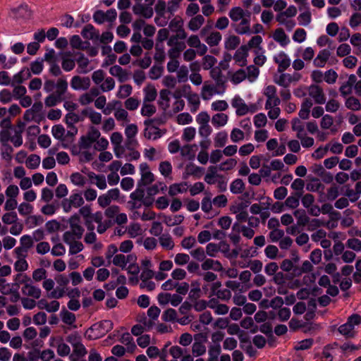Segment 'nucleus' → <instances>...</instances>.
<instances>
[{"label": "nucleus", "instance_id": "603ef678", "mask_svg": "<svg viewBox=\"0 0 361 361\" xmlns=\"http://www.w3.org/2000/svg\"><path fill=\"white\" fill-rule=\"evenodd\" d=\"M13 149L10 145H2L1 154L3 159L7 161H10L12 159L11 154L13 153Z\"/></svg>", "mask_w": 361, "mask_h": 361}, {"label": "nucleus", "instance_id": "e433bc0d", "mask_svg": "<svg viewBox=\"0 0 361 361\" xmlns=\"http://www.w3.org/2000/svg\"><path fill=\"white\" fill-rule=\"evenodd\" d=\"M164 222L168 226H173L176 225H178L181 224L184 220V216L183 215L178 214L176 215L174 218H172L170 216H164Z\"/></svg>", "mask_w": 361, "mask_h": 361}, {"label": "nucleus", "instance_id": "09e8293b", "mask_svg": "<svg viewBox=\"0 0 361 361\" xmlns=\"http://www.w3.org/2000/svg\"><path fill=\"white\" fill-rule=\"evenodd\" d=\"M240 44V39L238 37L233 35L230 36L225 42V48L226 49H235Z\"/></svg>", "mask_w": 361, "mask_h": 361}, {"label": "nucleus", "instance_id": "7ed1b4c3", "mask_svg": "<svg viewBox=\"0 0 361 361\" xmlns=\"http://www.w3.org/2000/svg\"><path fill=\"white\" fill-rule=\"evenodd\" d=\"M274 61L278 64V72L283 73L290 65V59L283 51H281L279 54L274 56Z\"/></svg>", "mask_w": 361, "mask_h": 361}, {"label": "nucleus", "instance_id": "423d86ee", "mask_svg": "<svg viewBox=\"0 0 361 361\" xmlns=\"http://www.w3.org/2000/svg\"><path fill=\"white\" fill-rule=\"evenodd\" d=\"M82 36L87 39H98L99 32L92 25H86L81 32Z\"/></svg>", "mask_w": 361, "mask_h": 361}, {"label": "nucleus", "instance_id": "4d7b16f0", "mask_svg": "<svg viewBox=\"0 0 361 361\" xmlns=\"http://www.w3.org/2000/svg\"><path fill=\"white\" fill-rule=\"evenodd\" d=\"M191 256L199 262H204L206 258V255L204 248L199 247L190 251Z\"/></svg>", "mask_w": 361, "mask_h": 361}, {"label": "nucleus", "instance_id": "39448f33", "mask_svg": "<svg viewBox=\"0 0 361 361\" xmlns=\"http://www.w3.org/2000/svg\"><path fill=\"white\" fill-rule=\"evenodd\" d=\"M231 105L236 109L235 113L238 116H244L248 113V106L238 95L235 96L232 99Z\"/></svg>", "mask_w": 361, "mask_h": 361}, {"label": "nucleus", "instance_id": "bf43d9fd", "mask_svg": "<svg viewBox=\"0 0 361 361\" xmlns=\"http://www.w3.org/2000/svg\"><path fill=\"white\" fill-rule=\"evenodd\" d=\"M176 311L174 309L169 308L163 312L161 318L164 322H173L176 320Z\"/></svg>", "mask_w": 361, "mask_h": 361}, {"label": "nucleus", "instance_id": "b1692460", "mask_svg": "<svg viewBox=\"0 0 361 361\" xmlns=\"http://www.w3.org/2000/svg\"><path fill=\"white\" fill-rule=\"evenodd\" d=\"M64 97H61L54 92L47 96L44 99V104L47 107H52L61 103Z\"/></svg>", "mask_w": 361, "mask_h": 361}, {"label": "nucleus", "instance_id": "37998d69", "mask_svg": "<svg viewBox=\"0 0 361 361\" xmlns=\"http://www.w3.org/2000/svg\"><path fill=\"white\" fill-rule=\"evenodd\" d=\"M307 11L300 13L298 20L299 21V24L302 26L308 25L312 20L311 13L308 11V6H306Z\"/></svg>", "mask_w": 361, "mask_h": 361}, {"label": "nucleus", "instance_id": "a19ab883", "mask_svg": "<svg viewBox=\"0 0 361 361\" xmlns=\"http://www.w3.org/2000/svg\"><path fill=\"white\" fill-rule=\"evenodd\" d=\"M221 40V35L219 32H212L205 39L206 42L210 46L214 47L219 44Z\"/></svg>", "mask_w": 361, "mask_h": 361}, {"label": "nucleus", "instance_id": "4468645a", "mask_svg": "<svg viewBox=\"0 0 361 361\" xmlns=\"http://www.w3.org/2000/svg\"><path fill=\"white\" fill-rule=\"evenodd\" d=\"M133 11L135 14L142 15L146 18H149L153 15V10L152 8L145 6L139 3L133 6Z\"/></svg>", "mask_w": 361, "mask_h": 361}, {"label": "nucleus", "instance_id": "412c9836", "mask_svg": "<svg viewBox=\"0 0 361 361\" xmlns=\"http://www.w3.org/2000/svg\"><path fill=\"white\" fill-rule=\"evenodd\" d=\"M170 94V91L166 89L161 90L159 92V104L164 110H166L169 107Z\"/></svg>", "mask_w": 361, "mask_h": 361}, {"label": "nucleus", "instance_id": "bb28decb", "mask_svg": "<svg viewBox=\"0 0 361 361\" xmlns=\"http://www.w3.org/2000/svg\"><path fill=\"white\" fill-rule=\"evenodd\" d=\"M338 331L347 338H353L355 336L354 327L348 322L339 326Z\"/></svg>", "mask_w": 361, "mask_h": 361}, {"label": "nucleus", "instance_id": "052dcab7", "mask_svg": "<svg viewBox=\"0 0 361 361\" xmlns=\"http://www.w3.org/2000/svg\"><path fill=\"white\" fill-rule=\"evenodd\" d=\"M70 178L75 185L83 186L85 184V178L78 172L72 173Z\"/></svg>", "mask_w": 361, "mask_h": 361}, {"label": "nucleus", "instance_id": "9d476101", "mask_svg": "<svg viewBox=\"0 0 361 361\" xmlns=\"http://www.w3.org/2000/svg\"><path fill=\"white\" fill-rule=\"evenodd\" d=\"M23 295L39 299L41 295V290L39 288L32 286L31 283L25 284L22 288Z\"/></svg>", "mask_w": 361, "mask_h": 361}, {"label": "nucleus", "instance_id": "a211bd4d", "mask_svg": "<svg viewBox=\"0 0 361 361\" xmlns=\"http://www.w3.org/2000/svg\"><path fill=\"white\" fill-rule=\"evenodd\" d=\"M201 267L202 269L204 271L213 269L214 271H219L222 269L221 264L219 261L212 259H205L202 264Z\"/></svg>", "mask_w": 361, "mask_h": 361}, {"label": "nucleus", "instance_id": "a878e982", "mask_svg": "<svg viewBox=\"0 0 361 361\" xmlns=\"http://www.w3.org/2000/svg\"><path fill=\"white\" fill-rule=\"evenodd\" d=\"M204 23V17L202 15H197L190 20L188 27L192 31H196L203 25Z\"/></svg>", "mask_w": 361, "mask_h": 361}, {"label": "nucleus", "instance_id": "69168bd1", "mask_svg": "<svg viewBox=\"0 0 361 361\" xmlns=\"http://www.w3.org/2000/svg\"><path fill=\"white\" fill-rule=\"evenodd\" d=\"M337 78V73L333 69H330L325 72L324 80L329 84H333L336 81Z\"/></svg>", "mask_w": 361, "mask_h": 361}, {"label": "nucleus", "instance_id": "1a4fd4ad", "mask_svg": "<svg viewBox=\"0 0 361 361\" xmlns=\"http://www.w3.org/2000/svg\"><path fill=\"white\" fill-rule=\"evenodd\" d=\"M219 89L216 87V85H209L207 82H204L203 87H202L201 96L204 100L209 99L214 94H217Z\"/></svg>", "mask_w": 361, "mask_h": 361}, {"label": "nucleus", "instance_id": "f257e3e1", "mask_svg": "<svg viewBox=\"0 0 361 361\" xmlns=\"http://www.w3.org/2000/svg\"><path fill=\"white\" fill-rule=\"evenodd\" d=\"M210 76L215 81L216 87L219 89L218 94H222L226 89L227 78L221 72L219 67H214L210 71Z\"/></svg>", "mask_w": 361, "mask_h": 361}, {"label": "nucleus", "instance_id": "13d9d810", "mask_svg": "<svg viewBox=\"0 0 361 361\" xmlns=\"http://www.w3.org/2000/svg\"><path fill=\"white\" fill-rule=\"evenodd\" d=\"M43 67V60L37 59L36 61L31 63L30 71L34 74L39 75L42 71Z\"/></svg>", "mask_w": 361, "mask_h": 361}, {"label": "nucleus", "instance_id": "2f4dec72", "mask_svg": "<svg viewBox=\"0 0 361 361\" xmlns=\"http://www.w3.org/2000/svg\"><path fill=\"white\" fill-rule=\"evenodd\" d=\"M160 245L165 249L172 250L174 247V243L169 234H162L159 238Z\"/></svg>", "mask_w": 361, "mask_h": 361}, {"label": "nucleus", "instance_id": "de8ad7c7", "mask_svg": "<svg viewBox=\"0 0 361 361\" xmlns=\"http://www.w3.org/2000/svg\"><path fill=\"white\" fill-rule=\"evenodd\" d=\"M132 90L133 87L130 85H123L120 86L119 91L117 93V97L121 99L126 98L131 94Z\"/></svg>", "mask_w": 361, "mask_h": 361}, {"label": "nucleus", "instance_id": "393cba45", "mask_svg": "<svg viewBox=\"0 0 361 361\" xmlns=\"http://www.w3.org/2000/svg\"><path fill=\"white\" fill-rule=\"evenodd\" d=\"M264 94L267 97V100L265 104V109H270L271 98L277 97L276 87L274 85H268L265 88Z\"/></svg>", "mask_w": 361, "mask_h": 361}, {"label": "nucleus", "instance_id": "680f3d73", "mask_svg": "<svg viewBox=\"0 0 361 361\" xmlns=\"http://www.w3.org/2000/svg\"><path fill=\"white\" fill-rule=\"evenodd\" d=\"M314 341L312 338H307L302 340L298 343V344L294 347V349L296 350H304L309 349L313 345Z\"/></svg>", "mask_w": 361, "mask_h": 361}, {"label": "nucleus", "instance_id": "8fccbe9b", "mask_svg": "<svg viewBox=\"0 0 361 361\" xmlns=\"http://www.w3.org/2000/svg\"><path fill=\"white\" fill-rule=\"evenodd\" d=\"M176 71L179 82H184L188 80L189 71L186 66H181Z\"/></svg>", "mask_w": 361, "mask_h": 361}, {"label": "nucleus", "instance_id": "ea45409f", "mask_svg": "<svg viewBox=\"0 0 361 361\" xmlns=\"http://www.w3.org/2000/svg\"><path fill=\"white\" fill-rule=\"evenodd\" d=\"M254 53L255 54V57L254 59L255 64L259 66H263L267 61V58L264 55L262 48L259 47V49H257L256 50L254 51Z\"/></svg>", "mask_w": 361, "mask_h": 361}, {"label": "nucleus", "instance_id": "c85d7f7f", "mask_svg": "<svg viewBox=\"0 0 361 361\" xmlns=\"http://www.w3.org/2000/svg\"><path fill=\"white\" fill-rule=\"evenodd\" d=\"M228 15L233 21L238 22L244 18L245 13L242 8L234 7L230 10Z\"/></svg>", "mask_w": 361, "mask_h": 361}, {"label": "nucleus", "instance_id": "aec40b11", "mask_svg": "<svg viewBox=\"0 0 361 361\" xmlns=\"http://www.w3.org/2000/svg\"><path fill=\"white\" fill-rule=\"evenodd\" d=\"M56 88V90L54 93L61 97H63L64 94L68 90V82L65 78H60L57 80Z\"/></svg>", "mask_w": 361, "mask_h": 361}, {"label": "nucleus", "instance_id": "473e14b6", "mask_svg": "<svg viewBox=\"0 0 361 361\" xmlns=\"http://www.w3.org/2000/svg\"><path fill=\"white\" fill-rule=\"evenodd\" d=\"M144 103L151 102L155 100L157 93L156 89L153 86L148 85L144 89Z\"/></svg>", "mask_w": 361, "mask_h": 361}, {"label": "nucleus", "instance_id": "5fc2aeb1", "mask_svg": "<svg viewBox=\"0 0 361 361\" xmlns=\"http://www.w3.org/2000/svg\"><path fill=\"white\" fill-rule=\"evenodd\" d=\"M51 133L53 136L59 140H63L65 128L62 125H55L52 127Z\"/></svg>", "mask_w": 361, "mask_h": 361}, {"label": "nucleus", "instance_id": "6ab92c4d", "mask_svg": "<svg viewBox=\"0 0 361 361\" xmlns=\"http://www.w3.org/2000/svg\"><path fill=\"white\" fill-rule=\"evenodd\" d=\"M235 32L239 35H250L252 33L250 27V20L243 18L241 22L235 27Z\"/></svg>", "mask_w": 361, "mask_h": 361}, {"label": "nucleus", "instance_id": "f8f14e48", "mask_svg": "<svg viewBox=\"0 0 361 361\" xmlns=\"http://www.w3.org/2000/svg\"><path fill=\"white\" fill-rule=\"evenodd\" d=\"M114 324L111 320H102L99 323L92 325L89 330L93 331L94 329H98L101 331L102 334H104L113 329Z\"/></svg>", "mask_w": 361, "mask_h": 361}, {"label": "nucleus", "instance_id": "79ce46f5", "mask_svg": "<svg viewBox=\"0 0 361 361\" xmlns=\"http://www.w3.org/2000/svg\"><path fill=\"white\" fill-rule=\"evenodd\" d=\"M40 164V157L37 154H31L26 160V166L30 169H37Z\"/></svg>", "mask_w": 361, "mask_h": 361}, {"label": "nucleus", "instance_id": "c03bdc74", "mask_svg": "<svg viewBox=\"0 0 361 361\" xmlns=\"http://www.w3.org/2000/svg\"><path fill=\"white\" fill-rule=\"evenodd\" d=\"M62 321L68 325L73 324L75 321V316L73 313L68 312L65 308L61 312Z\"/></svg>", "mask_w": 361, "mask_h": 361}, {"label": "nucleus", "instance_id": "e2e57ef3", "mask_svg": "<svg viewBox=\"0 0 361 361\" xmlns=\"http://www.w3.org/2000/svg\"><path fill=\"white\" fill-rule=\"evenodd\" d=\"M68 198L73 207L78 208L84 204L83 198L79 193L72 194Z\"/></svg>", "mask_w": 361, "mask_h": 361}, {"label": "nucleus", "instance_id": "49530a36", "mask_svg": "<svg viewBox=\"0 0 361 361\" xmlns=\"http://www.w3.org/2000/svg\"><path fill=\"white\" fill-rule=\"evenodd\" d=\"M216 58L211 55H205L202 59V66L204 70L213 68V66L216 63Z\"/></svg>", "mask_w": 361, "mask_h": 361}, {"label": "nucleus", "instance_id": "7c9ffc66", "mask_svg": "<svg viewBox=\"0 0 361 361\" xmlns=\"http://www.w3.org/2000/svg\"><path fill=\"white\" fill-rule=\"evenodd\" d=\"M244 189L245 183L240 178H237L231 183L230 190L233 194L242 193Z\"/></svg>", "mask_w": 361, "mask_h": 361}, {"label": "nucleus", "instance_id": "20e7f679", "mask_svg": "<svg viewBox=\"0 0 361 361\" xmlns=\"http://www.w3.org/2000/svg\"><path fill=\"white\" fill-rule=\"evenodd\" d=\"M309 95L314 99V102L319 104H323L326 102V97L321 87L312 85L309 87Z\"/></svg>", "mask_w": 361, "mask_h": 361}, {"label": "nucleus", "instance_id": "f3484780", "mask_svg": "<svg viewBox=\"0 0 361 361\" xmlns=\"http://www.w3.org/2000/svg\"><path fill=\"white\" fill-rule=\"evenodd\" d=\"M16 18L27 19L31 16V11L27 4H21L18 8L12 10Z\"/></svg>", "mask_w": 361, "mask_h": 361}, {"label": "nucleus", "instance_id": "c9c22d12", "mask_svg": "<svg viewBox=\"0 0 361 361\" xmlns=\"http://www.w3.org/2000/svg\"><path fill=\"white\" fill-rule=\"evenodd\" d=\"M292 130L297 132V137H300V135L305 134L304 125L302 122L298 118H294L292 121Z\"/></svg>", "mask_w": 361, "mask_h": 361}, {"label": "nucleus", "instance_id": "0e129e2a", "mask_svg": "<svg viewBox=\"0 0 361 361\" xmlns=\"http://www.w3.org/2000/svg\"><path fill=\"white\" fill-rule=\"evenodd\" d=\"M170 354L176 360L180 357L182 355L187 353L186 349H183L178 345L172 346L169 350Z\"/></svg>", "mask_w": 361, "mask_h": 361}, {"label": "nucleus", "instance_id": "ddd939ff", "mask_svg": "<svg viewBox=\"0 0 361 361\" xmlns=\"http://www.w3.org/2000/svg\"><path fill=\"white\" fill-rule=\"evenodd\" d=\"M302 197V192H295L291 194L285 200L284 204L290 209H295L299 206L300 199Z\"/></svg>", "mask_w": 361, "mask_h": 361}, {"label": "nucleus", "instance_id": "9b49d317", "mask_svg": "<svg viewBox=\"0 0 361 361\" xmlns=\"http://www.w3.org/2000/svg\"><path fill=\"white\" fill-rule=\"evenodd\" d=\"M298 79L299 77L294 78L291 75L288 73H282L278 78L274 77V81L277 85L286 88L293 80H298Z\"/></svg>", "mask_w": 361, "mask_h": 361}, {"label": "nucleus", "instance_id": "dca6fc26", "mask_svg": "<svg viewBox=\"0 0 361 361\" xmlns=\"http://www.w3.org/2000/svg\"><path fill=\"white\" fill-rule=\"evenodd\" d=\"M274 39L279 42L282 47L286 46L290 40L282 28L276 29L273 34Z\"/></svg>", "mask_w": 361, "mask_h": 361}, {"label": "nucleus", "instance_id": "4be33fe9", "mask_svg": "<svg viewBox=\"0 0 361 361\" xmlns=\"http://www.w3.org/2000/svg\"><path fill=\"white\" fill-rule=\"evenodd\" d=\"M188 103L192 104V106L190 109L191 112L195 113L199 109L200 104L199 96L197 93H192L190 91L186 97Z\"/></svg>", "mask_w": 361, "mask_h": 361}, {"label": "nucleus", "instance_id": "58836bf2", "mask_svg": "<svg viewBox=\"0 0 361 361\" xmlns=\"http://www.w3.org/2000/svg\"><path fill=\"white\" fill-rule=\"evenodd\" d=\"M345 106L353 111H359L361 109V104L358 99L354 97H349L345 101Z\"/></svg>", "mask_w": 361, "mask_h": 361}, {"label": "nucleus", "instance_id": "72a5a7b5", "mask_svg": "<svg viewBox=\"0 0 361 361\" xmlns=\"http://www.w3.org/2000/svg\"><path fill=\"white\" fill-rule=\"evenodd\" d=\"M209 359L208 361H219L218 357L221 353L220 344H214L209 348Z\"/></svg>", "mask_w": 361, "mask_h": 361}, {"label": "nucleus", "instance_id": "864d4df0", "mask_svg": "<svg viewBox=\"0 0 361 361\" xmlns=\"http://www.w3.org/2000/svg\"><path fill=\"white\" fill-rule=\"evenodd\" d=\"M192 351L194 355L200 356L206 353V347L202 343L195 341L192 344Z\"/></svg>", "mask_w": 361, "mask_h": 361}, {"label": "nucleus", "instance_id": "338daca9", "mask_svg": "<svg viewBox=\"0 0 361 361\" xmlns=\"http://www.w3.org/2000/svg\"><path fill=\"white\" fill-rule=\"evenodd\" d=\"M156 112V107L153 104L144 103L141 109V114L144 116H151Z\"/></svg>", "mask_w": 361, "mask_h": 361}, {"label": "nucleus", "instance_id": "a18cd8bd", "mask_svg": "<svg viewBox=\"0 0 361 361\" xmlns=\"http://www.w3.org/2000/svg\"><path fill=\"white\" fill-rule=\"evenodd\" d=\"M159 169L161 175L164 177H168L172 172V166L168 161H161L159 164Z\"/></svg>", "mask_w": 361, "mask_h": 361}, {"label": "nucleus", "instance_id": "0eeeda50", "mask_svg": "<svg viewBox=\"0 0 361 361\" xmlns=\"http://www.w3.org/2000/svg\"><path fill=\"white\" fill-rule=\"evenodd\" d=\"M248 49L246 45L241 46L235 53L233 59L239 66H244L246 65V58L248 55Z\"/></svg>", "mask_w": 361, "mask_h": 361}, {"label": "nucleus", "instance_id": "774afa93", "mask_svg": "<svg viewBox=\"0 0 361 361\" xmlns=\"http://www.w3.org/2000/svg\"><path fill=\"white\" fill-rule=\"evenodd\" d=\"M346 245L355 251L361 250V240L357 238H350L347 240Z\"/></svg>", "mask_w": 361, "mask_h": 361}, {"label": "nucleus", "instance_id": "4c0bfd02", "mask_svg": "<svg viewBox=\"0 0 361 361\" xmlns=\"http://www.w3.org/2000/svg\"><path fill=\"white\" fill-rule=\"evenodd\" d=\"M154 180V174L149 171L141 174V178L137 182V186L142 187L152 183Z\"/></svg>", "mask_w": 361, "mask_h": 361}, {"label": "nucleus", "instance_id": "2eb2a0df", "mask_svg": "<svg viewBox=\"0 0 361 361\" xmlns=\"http://www.w3.org/2000/svg\"><path fill=\"white\" fill-rule=\"evenodd\" d=\"M78 63L77 72L79 73H87L90 70L87 68L90 61L82 53H79V57L76 59Z\"/></svg>", "mask_w": 361, "mask_h": 361}, {"label": "nucleus", "instance_id": "cd10ccee", "mask_svg": "<svg viewBox=\"0 0 361 361\" xmlns=\"http://www.w3.org/2000/svg\"><path fill=\"white\" fill-rule=\"evenodd\" d=\"M186 183H173L169 186V195L173 197L179 193H183L186 191L185 186Z\"/></svg>", "mask_w": 361, "mask_h": 361}, {"label": "nucleus", "instance_id": "3c124183", "mask_svg": "<svg viewBox=\"0 0 361 361\" xmlns=\"http://www.w3.org/2000/svg\"><path fill=\"white\" fill-rule=\"evenodd\" d=\"M228 135L225 131H221L217 133L215 139V147H222L227 142Z\"/></svg>", "mask_w": 361, "mask_h": 361}, {"label": "nucleus", "instance_id": "f704fd0d", "mask_svg": "<svg viewBox=\"0 0 361 361\" xmlns=\"http://www.w3.org/2000/svg\"><path fill=\"white\" fill-rule=\"evenodd\" d=\"M293 215L298 219V224L300 226H305L310 221V218L307 216L305 210L297 209L293 212Z\"/></svg>", "mask_w": 361, "mask_h": 361}, {"label": "nucleus", "instance_id": "6e6552de", "mask_svg": "<svg viewBox=\"0 0 361 361\" xmlns=\"http://www.w3.org/2000/svg\"><path fill=\"white\" fill-rule=\"evenodd\" d=\"M331 56L329 50L324 49L321 50L317 54V57L314 59L313 63L314 66L322 68L325 66L326 61Z\"/></svg>", "mask_w": 361, "mask_h": 361}, {"label": "nucleus", "instance_id": "c756f323", "mask_svg": "<svg viewBox=\"0 0 361 361\" xmlns=\"http://www.w3.org/2000/svg\"><path fill=\"white\" fill-rule=\"evenodd\" d=\"M313 269V266L310 262L305 260L303 262L302 267H295L293 269L294 274L297 276L302 275L303 273H308Z\"/></svg>", "mask_w": 361, "mask_h": 361}, {"label": "nucleus", "instance_id": "6e6d98bb", "mask_svg": "<svg viewBox=\"0 0 361 361\" xmlns=\"http://www.w3.org/2000/svg\"><path fill=\"white\" fill-rule=\"evenodd\" d=\"M190 86L189 85H185L180 90H176L173 94V97L176 99H180L182 97H187L188 94H189L190 91Z\"/></svg>", "mask_w": 361, "mask_h": 361}, {"label": "nucleus", "instance_id": "5701e85b", "mask_svg": "<svg viewBox=\"0 0 361 361\" xmlns=\"http://www.w3.org/2000/svg\"><path fill=\"white\" fill-rule=\"evenodd\" d=\"M228 116L224 113H218L213 116L212 123L215 127H221L226 124Z\"/></svg>", "mask_w": 361, "mask_h": 361}, {"label": "nucleus", "instance_id": "f03ea898", "mask_svg": "<svg viewBox=\"0 0 361 361\" xmlns=\"http://www.w3.org/2000/svg\"><path fill=\"white\" fill-rule=\"evenodd\" d=\"M90 80L88 77L73 76L71 81V86L75 90H86L90 86Z\"/></svg>", "mask_w": 361, "mask_h": 361}]
</instances>
